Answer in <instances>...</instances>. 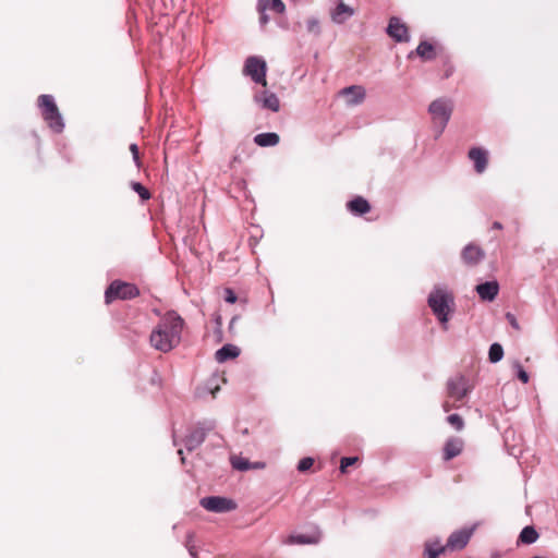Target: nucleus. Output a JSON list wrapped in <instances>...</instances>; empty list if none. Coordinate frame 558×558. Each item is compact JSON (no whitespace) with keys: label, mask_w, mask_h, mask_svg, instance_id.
Masks as SVG:
<instances>
[{"label":"nucleus","mask_w":558,"mask_h":558,"mask_svg":"<svg viewBox=\"0 0 558 558\" xmlns=\"http://www.w3.org/2000/svg\"><path fill=\"white\" fill-rule=\"evenodd\" d=\"M320 539V533L317 531L313 535L296 534L290 536V542L294 544H316Z\"/></svg>","instance_id":"nucleus-26"},{"label":"nucleus","mask_w":558,"mask_h":558,"mask_svg":"<svg viewBox=\"0 0 558 558\" xmlns=\"http://www.w3.org/2000/svg\"><path fill=\"white\" fill-rule=\"evenodd\" d=\"M266 72L267 65L264 59L252 56L245 60L243 74L250 76L254 83L266 86Z\"/></svg>","instance_id":"nucleus-7"},{"label":"nucleus","mask_w":558,"mask_h":558,"mask_svg":"<svg viewBox=\"0 0 558 558\" xmlns=\"http://www.w3.org/2000/svg\"><path fill=\"white\" fill-rule=\"evenodd\" d=\"M264 468H265L264 462H260V461L251 462V470H259V469H264Z\"/></svg>","instance_id":"nucleus-39"},{"label":"nucleus","mask_w":558,"mask_h":558,"mask_svg":"<svg viewBox=\"0 0 558 558\" xmlns=\"http://www.w3.org/2000/svg\"><path fill=\"white\" fill-rule=\"evenodd\" d=\"M537 538H538V533L535 530V527L532 525H527V526L523 527L519 535V542H521L522 544H526V545L535 543L537 541Z\"/></svg>","instance_id":"nucleus-25"},{"label":"nucleus","mask_w":558,"mask_h":558,"mask_svg":"<svg viewBox=\"0 0 558 558\" xmlns=\"http://www.w3.org/2000/svg\"><path fill=\"white\" fill-rule=\"evenodd\" d=\"M506 319L511 325V327H513L514 329H519L520 328L519 324H518V320H517L515 316L512 313L508 312L506 314Z\"/></svg>","instance_id":"nucleus-38"},{"label":"nucleus","mask_w":558,"mask_h":558,"mask_svg":"<svg viewBox=\"0 0 558 558\" xmlns=\"http://www.w3.org/2000/svg\"><path fill=\"white\" fill-rule=\"evenodd\" d=\"M446 550L439 537L427 539L424 543V558H438Z\"/></svg>","instance_id":"nucleus-22"},{"label":"nucleus","mask_w":558,"mask_h":558,"mask_svg":"<svg viewBox=\"0 0 558 558\" xmlns=\"http://www.w3.org/2000/svg\"><path fill=\"white\" fill-rule=\"evenodd\" d=\"M216 427L214 420H205L197 422L195 427L191 429L183 438L184 447L187 451H194L197 449L206 439V436Z\"/></svg>","instance_id":"nucleus-5"},{"label":"nucleus","mask_w":558,"mask_h":558,"mask_svg":"<svg viewBox=\"0 0 558 558\" xmlns=\"http://www.w3.org/2000/svg\"><path fill=\"white\" fill-rule=\"evenodd\" d=\"M427 304L444 330H448V322L456 306L453 294L445 286H435L427 298Z\"/></svg>","instance_id":"nucleus-2"},{"label":"nucleus","mask_w":558,"mask_h":558,"mask_svg":"<svg viewBox=\"0 0 558 558\" xmlns=\"http://www.w3.org/2000/svg\"><path fill=\"white\" fill-rule=\"evenodd\" d=\"M513 367L515 369V375H517L518 379L521 380L523 384H526L530 379V376H529L527 372L522 367L520 362H515L513 364Z\"/></svg>","instance_id":"nucleus-31"},{"label":"nucleus","mask_w":558,"mask_h":558,"mask_svg":"<svg viewBox=\"0 0 558 558\" xmlns=\"http://www.w3.org/2000/svg\"><path fill=\"white\" fill-rule=\"evenodd\" d=\"M178 454L180 456V459H181L182 464H184V463H185V457H184V454H183V450H182V449H179V450H178Z\"/></svg>","instance_id":"nucleus-41"},{"label":"nucleus","mask_w":558,"mask_h":558,"mask_svg":"<svg viewBox=\"0 0 558 558\" xmlns=\"http://www.w3.org/2000/svg\"><path fill=\"white\" fill-rule=\"evenodd\" d=\"M447 422L452 425L457 430H461L464 427V421L459 414H450L447 417Z\"/></svg>","instance_id":"nucleus-30"},{"label":"nucleus","mask_w":558,"mask_h":558,"mask_svg":"<svg viewBox=\"0 0 558 558\" xmlns=\"http://www.w3.org/2000/svg\"><path fill=\"white\" fill-rule=\"evenodd\" d=\"M414 53L417 54L424 61H430L436 57L434 46L427 40L421 41L416 47L415 51H411L409 53V58H412Z\"/></svg>","instance_id":"nucleus-23"},{"label":"nucleus","mask_w":558,"mask_h":558,"mask_svg":"<svg viewBox=\"0 0 558 558\" xmlns=\"http://www.w3.org/2000/svg\"><path fill=\"white\" fill-rule=\"evenodd\" d=\"M493 228H494V229H502V225H501L500 222H498V221H495V222L493 223Z\"/></svg>","instance_id":"nucleus-42"},{"label":"nucleus","mask_w":558,"mask_h":558,"mask_svg":"<svg viewBox=\"0 0 558 558\" xmlns=\"http://www.w3.org/2000/svg\"><path fill=\"white\" fill-rule=\"evenodd\" d=\"M387 34L398 43H407L410 40L408 27L401 23L400 19L391 17L387 26Z\"/></svg>","instance_id":"nucleus-12"},{"label":"nucleus","mask_w":558,"mask_h":558,"mask_svg":"<svg viewBox=\"0 0 558 558\" xmlns=\"http://www.w3.org/2000/svg\"><path fill=\"white\" fill-rule=\"evenodd\" d=\"M354 10L340 1L331 12V20L337 24H342L351 16H353Z\"/></svg>","instance_id":"nucleus-19"},{"label":"nucleus","mask_w":558,"mask_h":558,"mask_svg":"<svg viewBox=\"0 0 558 558\" xmlns=\"http://www.w3.org/2000/svg\"><path fill=\"white\" fill-rule=\"evenodd\" d=\"M256 9L259 14V25L264 27L270 21L267 12L282 14L286 11V5L282 0H257Z\"/></svg>","instance_id":"nucleus-10"},{"label":"nucleus","mask_w":558,"mask_h":558,"mask_svg":"<svg viewBox=\"0 0 558 558\" xmlns=\"http://www.w3.org/2000/svg\"><path fill=\"white\" fill-rule=\"evenodd\" d=\"M428 112L432 114L434 126L437 129V136H439L450 120L452 104L448 99L438 98L429 105Z\"/></svg>","instance_id":"nucleus-4"},{"label":"nucleus","mask_w":558,"mask_h":558,"mask_svg":"<svg viewBox=\"0 0 558 558\" xmlns=\"http://www.w3.org/2000/svg\"><path fill=\"white\" fill-rule=\"evenodd\" d=\"M357 461V457H343L340 461V471L345 473L348 468L353 465Z\"/></svg>","instance_id":"nucleus-34"},{"label":"nucleus","mask_w":558,"mask_h":558,"mask_svg":"<svg viewBox=\"0 0 558 558\" xmlns=\"http://www.w3.org/2000/svg\"><path fill=\"white\" fill-rule=\"evenodd\" d=\"M183 327V318L177 312L169 311L151 331L150 344L165 353L171 351L180 343Z\"/></svg>","instance_id":"nucleus-1"},{"label":"nucleus","mask_w":558,"mask_h":558,"mask_svg":"<svg viewBox=\"0 0 558 558\" xmlns=\"http://www.w3.org/2000/svg\"><path fill=\"white\" fill-rule=\"evenodd\" d=\"M230 463L236 471L246 472L251 470V461L240 456H231Z\"/></svg>","instance_id":"nucleus-27"},{"label":"nucleus","mask_w":558,"mask_h":558,"mask_svg":"<svg viewBox=\"0 0 558 558\" xmlns=\"http://www.w3.org/2000/svg\"><path fill=\"white\" fill-rule=\"evenodd\" d=\"M187 550H189V554L193 557V558H198L197 556V551L195 549V546L192 544V535L190 534L187 536V541H186V544H185Z\"/></svg>","instance_id":"nucleus-36"},{"label":"nucleus","mask_w":558,"mask_h":558,"mask_svg":"<svg viewBox=\"0 0 558 558\" xmlns=\"http://www.w3.org/2000/svg\"><path fill=\"white\" fill-rule=\"evenodd\" d=\"M223 299L227 303L233 304L236 302L238 296L232 289L226 288Z\"/></svg>","instance_id":"nucleus-35"},{"label":"nucleus","mask_w":558,"mask_h":558,"mask_svg":"<svg viewBox=\"0 0 558 558\" xmlns=\"http://www.w3.org/2000/svg\"><path fill=\"white\" fill-rule=\"evenodd\" d=\"M240 355V349L231 343H227L218 349L215 353V359L219 363H225L228 360L235 359Z\"/></svg>","instance_id":"nucleus-21"},{"label":"nucleus","mask_w":558,"mask_h":558,"mask_svg":"<svg viewBox=\"0 0 558 558\" xmlns=\"http://www.w3.org/2000/svg\"><path fill=\"white\" fill-rule=\"evenodd\" d=\"M347 208L351 214L362 216L371 210V205L364 197L356 196L347 203Z\"/></svg>","instance_id":"nucleus-20"},{"label":"nucleus","mask_w":558,"mask_h":558,"mask_svg":"<svg viewBox=\"0 0 558 558\" xmlns=\"http://www.w3.org/2000/svg\"><path fill=\"white\" fill-rule=\"evenodd\" d=\"M238 320V316H233L229 323V329L230 330H233L234 326H235V323Z\"/></svg>","instance_id":"nucleus-40"},{"label":"nucleus","mask_w":558,"mask_h":558,"mask_svg":"<svg viewBox=\"0 0 558 558\" xmlns=\"http://www.w3.org/2000/svg\"><path fill=\"white\" fill-rule=\"evenodd\" d=\"M280 137L275 132L259 133L255 135L254 143L260 147H270L279 143Z\"/></svg>","instance_id":"nucleus-24"},{"label":"nucleus","mask_w":558,"mask_h":558,"mask_svg":"<svg viewBox=\"0 0 558 558\" xmlns=\"http://www.w3.org/2000/svg\"><path fill=\"white\" fill-rule=\"evenodd\" d=\"M38 107L41 110L43 119L48 126L56 133H61L64 129L63 118L51 95H40L38 97Z\"/></svg>","instance_id":"nucleus-3"},{"label":"nucleus","mask_w":558,"mask_h":558,"mask_svg":"<svg viewBox=\"0 0 558 558\" xmlns=\"http://www.w3.org/2000/svg\"><path fill=\"white\" fill-rule=\"evenodd\" d=\"M504 357V349L502 345L498 342L490 344L488 350V360L490 363H497L501 361Z\"/></svg>","instance_id":"nucleus-28"},{"label":"nucleus","mask_w":558,"mask_h":558,"mask_svg":"<svg viewBox=\"0 0 558 558\" xmlns=\"http://www.w3.org/2000/svg\"><path fill=\"white\" fill-rule=\"evenodd\" d=\"M444 409H445V411H449V405H448V403H447V402H446V403H444Z\"/></svg>","instance_id":"nucleus-45"},{"label":"nucleus","mask_w":558,"mask_h":558,"mask_svg":"<svg viewBox=\"0 0 558 558\" xmlns=\"http://www.w3.org/2000/svg\"><path fill=\"white\" fill-rule=\"evenodd\" d=\"M254 100L263 109H267L272 112H278L280 109V101H279L278 96L275 93H271L269 90H263L260 93H256L254 95Z\"/></svg>","instance_id":"nucleus-13"},{"label":"nucleus","mask_w":558,"mask_h":558,"mask_svg":"<svg viewBox=\"0 0 558 558\" xmlns=\"http://www.w3.org/2000/svg\"><path fill=\"white\" fill-rule=\"evenodd\" d=\"M132 190L138 194L142 201H147L150 198L149 191L140 182H131Z\"/></svg>","instance_id":"nucleus-29"},{"label":"nucleus","mask_w":558,"mask_h":558,"mask_svg":"<svg viewBox=\"0 0 558 558\" xmlns=\"http://www.w3.org/2000/svg\"><path fill=\"white\" fill-rule=\"evenodd\" d=\"M474 532V527L462 529L453 532L445 545L446 549L449 548L451 550H460L463 549L469 543L472 534Z\"/></svg>","instance_id":"nucleus-11"},{"label":"nucleus","mask_w":558,"mask_h":558,"mask_svg":"<svg viewBox=\"0 0 558 558\" xmlns=\"http://www.w3.org/2000/svg\"><path fill=\"white\" fill-rule=\"evenodd\" d=\"M498 291L499 284L497 281H486L476 286V292L483 301H494Z\"/></svg>","instance_id":"nucleus-15"},{"label":"nucleus","mask_w":558,"mask_h":558,"mask_svg":"<svg viewBox=\"0 0 558 558\" xmlns=\"http://www.w3.org/2000/svg\"><path fill=\"white\" fill-rule=\"evenodd\" d=\"M216 323L219 327L221 326V318L219 316L217 317Z\"/></svg>","instance_id":"nucleus-44"},{"label":"nucleus","mask_w":558,"mask_h":558,"mask_svg":"<svg viewBox=\"0 0 558 558\" xmlns=\"http://www.w3.org/2000/svg\"><path fill=\"white\" fill-rule=\"evenodd\" d=\"M130 150L132 153L134 162L136 163V166H140V150H138V146L135 143H133V144L130 145Z\"/></svg>","instance_id":"nucleus-37"},{"label":"nucleus","mask_w":558,"mask_h":558,"mask_svg":"<svg viewBox=\"0 0 558 558\" xmlns=\"http://www.w3.org/2000/svg\"><path fill=\"white\" fill-rule=\"evenodd\" d=\"M172 440H173V445H174V446H178V445H179V441H178L177 436H175V434H174V433H173V435H172Z\"/></svg>","instance_id":"nucleus-43"},{"label":"nucleus","mask_w":558,"mask_h":558,"mask_svg":"<svg viewBox=\"0 0 558 558\" xmlns=\"http://www.w3.org/2000/svg\"><path fill=\"white\" fill-rule=\"evenodd\" d=\"M463 449V441L460 438H449L444 446L442 458L445 461H449L458 457Z\"/></svg>","instance_id":"nucleus-17"},{"label":"nucleus","mask_w":558,"mask_h":558,"mask_svg":"<svg viewBox=\"0 0 558 558\" xmlns=\"http://www.w3.org/2000/svg\"><path fill=\"white\" fill-rule=\"evenodd\" d=\"M469 158L474 162V169L477 173L486 170L488 157L487 151L480 147H473L469 150Z\"/></svg>","instance_id":"nucleus-14"},{"label":"nucleus","mask_w":558,"mask_h":558,"mask_svg":"<svg viewBox=\"0 0 558 558\" xmlns=\"http://www.w3.org/2000/svg\"><path fill=\"white\" fill-rule=\"evenodd\" d=\"M313 464H314V459L311 457H305L299 461L298 471L306 472L313 466Z\"/></svg>","instance_id":"nucleus-33"},{"label":"nucleus","mask_w":558,"mask_h":558,"mask_svg":"<svg viewBox=\"0 0 558 558\" xmlns=\"http://www.w3.org/2000/svg\"><path fill=\"white\" fill-rule=\"evenodd\" d=\"M462 259L468 265H476L484 258V252L474 244H468L462 251Z\"/></svg>","instance_id":"nucleus-16"},{"label":"nucleus","mask_w":558,"mask_h":558,"mask_svg":"<svg viewBox=\"0 0 558 558\" xmlns=\"http://www.w3.org/2000/svg\"><path fill=\"white\" fill-rule=\"evenodd\" d=\"M471 389L469 379L463 375L449 378L447 381V393L454 401H462Z\"/></svg>","instance_id":"nucleus-9"},{"label":"nucleus","mask_w":558,"mask_h":558,"mask_svg":"<svg viewBox=\"0 0 558 558\" xmlns=\"http://www.w3.org/2000/svg\"><path fill=\"white\" fill-rule=\"evenodd\" d=\"M306 31L314 35H319V33H320L319 21L315 17L308 19L306 21Z\"/></svg>","instance_id":"nucleus-32"},{"label":"nucleus","mask_w":558,"mask_h":558,"mask_svg":"<svg viewBox=\"0 0 558 558\" xmlns=\"http://www.w3.org/2000/svg\"><path fill=\"white\" fill-rule=\"evenodd\" d=\"M341 93L348 96V104L353 106L361 104L366 96L365 88L360 85H352L345 87L342 89Z\"/></svg>","instance_id":"nucleus-18"},{"label":"nucleus","mask_w":558,"mask_h":558,"mask_svg":"<svg viewBox=\"0 0 558 558\" xmlns=\"http://www.w3.org/2000/svg\"><path fill=\"white\" fill-rule=\"evenodd\" d=\"M199 504L207 511L215 513H226L236 509V502L233 499L222 496L204 497Z\"/></svg>","instance_id":"nucleus-8"},{"label":"nucleus","mask_w":558,"mask_h":558,"mask_svg":"<svg viewBox=\"0 0 558 558\" xmlns=\"http://www.w3.org/2000/svg\"><path fill=\"white\" fill-rule=\"evenodd\" d=\"M137 295H140V290L135 284L114 280L105 291V301L109 304L114 300H132Z\"/></svg>","instance_id":"nucleus-6"}]
</instances>
